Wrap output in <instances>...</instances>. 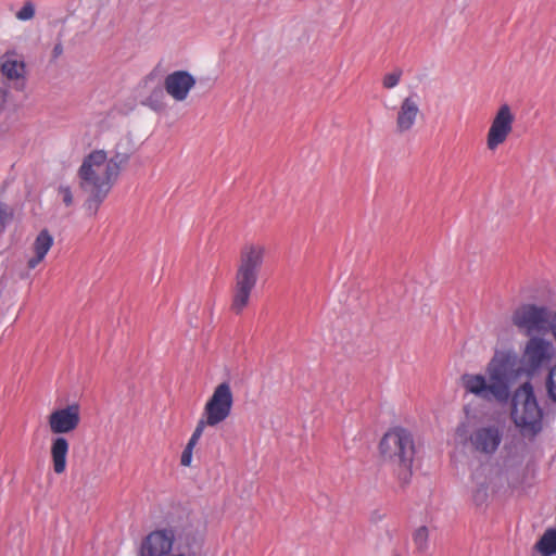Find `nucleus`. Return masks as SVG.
Segmentation results:
<instances>
[{
    "label": "nucleus",
    "instance_id": "obj_14",
    "mask_svg": "<svg viewBox=\"0 0 556 556\" xmlns=\"http://www.w3.org/2000/svg\"><path fill=\"white\" fill-rule=\"evenodd\" d=\"M1 74L15 90L22 91L26 85V65L22 56L15 52H7L0 58Z\"/></svg>",
    "mask_w": 556,
    "mask_h": 556
},
{
    "label": "nucleus",
    "instance_id": "obj_4",
    "mask_svg": "<svg viewBox=\"0 0 556 556\" xmlns=\"http://www.w3.org/2000/svg\"><path fill=\"white\" fill-rule=\"evenodd\" d=\"M199 545V536L191 531L159 528L141 539L136 556H195Z\"/></svg>",
    "mask_w": 556,
    "mask_h": 556
},
{
    "label": "nucleus",
    "instance_id": "obj_9",
    "mask_svg": "<svg viewBox=\"0 0 556 556\" xmlns=\"http://www.w3.org/2000/svg\"><path fill=\"white\" fill-rule=\"evenodd\" d=\"M233 394L228 382L219 383L205 403L203 415L197 426L204 430L206 426L215 427L225 421L231 413Z\"/></svg>",
    "mask_w": 556,
    "mask_h": 556
},
{
    "label": "nucleus",
    "instance_id": "obj_6",
    "mask_svg": "<svg viewBox=\"0 0 556 556\" xmlns=\"http://www.w3.org/2000/svg\"><path fill=\"white\" fill-rule=\"evenodd\" d=\"M79 424L80 406L76 403L54 409L48 416L50 431L53 434H58L52 439L50 446L52 467L56 475L65 472L67 454L70 451V443L67 439L60 434H66L75 431Z\"/></svg>",
    "mask_w": 556,
    "mask_h": 556
},
{
    "label": "nucleus",
    "instance_id": "obj_26",
    "mask_svg": "<svg viewBox=\"0 0 556 556\" xmlns=\"http://www.w3.org/2000/svg\"><path fill=\"white\" fill-rule=\"evenodd\" d=\"M9 218H10V214H9L7 207L4 205L0 204V229H2L4 227V225L7 224Z\"/></svg>",
    "mask_w": 556,
    "mask_h": 556
},
{
    "label": "nucleus",
    "instance_id": "obj_17",
    "mask_svg": "<svg viewBox=\"0 0 556 556\" xmlns=\"http://www.w3.org/2000/svg\"><path fill=\"white\" fill-rule=\"evenodd\" d=\"M535 548L543 556L556 555V529H548L536 542Z\"/></svg>",
    "mask_w": 556,
    "mask_h": 556
},
{
    "label": "nucleus",
    "instance_id": "obj_12",
    "mask_svg": "<svg viewBox=\"0 0 556 556\" xmlns=\"http://www.w3.org/2000/svg\"><path fill=\"white\" fill-rule=\"evenodd\" d=\"M422 115L420 106V97L417 92H412L404 97L396 108L395 131L404 135L413 130L419 117Z\"/></svg>",
    "mask_w": 556,
    "mask_h": 556
},
{
    "label": "nucleus",
    "instance_id": "obj_8",
    "mask_svg": "<svg viewBox=\"0 0 556 556\" xmlns=\"http://www.w3.org/2000/svg\"><path fill=\"white\" fill-rule=\"evenodd\" d=\"M513 325L527 337L551 331L556 341V309L553 314L543 305L523 304L511 315Z\"/></svg>",
    "mask_w": 556,
    "mask_h": 556
},
{
    "label": "nucleus",
    "instance_id": "obj_18",
    "mask_svg": "<svg viewBox=\"0 0 556 556\" xmlns=\"http://www.w3.org/2000/svg\"><path fill=\"white\" fill-rule=\"evenodd\" d=\"M203 431L204 430L201 429V426H195V429L181 454L180 463L182 466L187 467L191 465L193 448L197 445L198 441L200 440L201 435L203 434Z\"/></svg>",
    "mask_w": 556,
    "mask_h": 556
},
{
    "label": "nucleus",
    "instance_id": "obj_3",
    "mask_svg": "<svg viewBox=\"0 0 556 556\" xmlns=\"http://www.w3.org/2000/svg\"><path fill=\"white\" fill-rule=\"evenodd\" d=\"M267 249L262 243L250 242L242 247L235 275L231 309L239 314L250 303V298L256 287Z\"/></svg>",
    "mask_w": 556,
    "mask_h": 556
},
{
    "label": "nucleus",
    "instance_id": "obj_10",
    "mask_svg": "<svg viewBox=\"0 0 556 556\" xmlns=\"http://www.w3.org/2000/svg\"><path fill=\"white\" fill-rule=\"evenodd\" d=\"M515 115L508 104H502L491 121L486 134V148L495 151L502 146L513 131Z\"/></svg>",
    "mask_w": 556,
    "mask_h": 556
},
{
    "label": "nucleus",
    "instance_id": "obj_15",
    "mask_svg": "<svg viewBox=\"0 0 556 556\" xmlns=\"http://www.w3.org/2000/svg\"><path fill=\"white\" fill-rule=\"evenodd\" d=\"M197 84L195 77L188 71H175L164 80V89L178 102L185 101Z\"/></svg>",
    "mask_w": 556,
    "mask_h": 556
},
{
    "label": "nucleus",
    "instance_id": "obj_21",
    "mask_svg": "<svg viewBox=\"0 0 556 556\" xmlns=\"http://www.w3.org/2000/svg\"><path fill=\"white\" fill-rule=\"evenodd\" d=\"M401 76H402V71H400V70H395L391 73L386 74L382 79V86L386 89H393L394 87H396L399 85V83L401 80Z\"/></svg>",
    "mask_w": 556,
    "mask_h": 556
},
{
    "label": "nucleus",
    "instance_id": "obj_24",
    "mask_svg": "<svg viewBox=\"0 0 556 556\" xmlns=\"http://www.w3.org/2000/svg\"><path fill=\"white\" fill-rule=\"evenodd\" d=\"M546 388L548 396L556 402V364L549 370Z\"/></svg>",
    "mask_w": 556,
    "mask_h": 556
},
{
    "label": "nucleus",
    "instance_id": "obj_16",
    "mask_svg": "<svg viewBox=\"0 0 556 556\" xmlns=\"http://www.w3.org/2000/svg\"><path fill=\"white\" fill-rule=\"evenodd\" d=\"M53 245V237L48 230H41L31 245V254L27 260V267L35 269L46 257Z\"/></svg>",
    "mask_w": 556,
    "mask_h": 556
},
{
    "label": "nucleus",
    "instance_id": "obj_2",
    "mask_svg": "<svg viewBox=\"0 0 556 556\" xmlns=\"http://www.w3.org/2000/svg\"><path fill=\"white\" fill-rule=\"evenodd\" d=\"M485 374L463 375L465 391L486 402L506 403L517 377V355L509 351L495 352Z\"/></svg>",
    "mask_w": 556,
    "mask_h": 556
},
{
    "label": "nucleus",
    "instance_id": "obj_23",
    "mask_svg": "<svg viewBox=\"0 0 556 556\" xmlns=\"http://www.w3.org/2000/svg\"><path fill=\"white\" fill-rule=\"evenodd\" d=\"M58 194L61 198L62 202L65 204V206H72L74 203V195L73 191L70 186L67 185H60L58 188Z\"/></svg>",
    "mask_w": 556,
    "mask_h": 556
},
{
    "label": "nucleus",
    "instance_id": "obj_27",
    "mask_svg": "<svg viewBox=\"0 0 556 556\" xmlns=\"http://www.w3.org/2000/svg\"><path fill=\"white\" fill-rule=\"evenodd\" d=\"M63 53V46L61 42L56 43L52 49V56L58 59Z\"/></svg>",
    "mask_w": 556,
    "mask_h": 556
},
{
    "label": "nucleus",
    "instance_id": "obj_5",
    "mask_svg": "<svg viewBox=\"0 0 556 556\" xmlns=\"http://www.w3.org/2000/svg\"><path fill=\"white\" fill-rule=\"evenodd\" d=\"M379 450L382 462L402 483H407L412 477L415 456L413 435L403 428H394L382 437Z\"/></svg>",
    "mask_w": 556,
    "mask_h": 556
},
{
    "label": "nucleus",
    "instance_id": "obj_1",
    "mask_svg": "<svg viewBox=\"0 0 556 556\" xmlns=\"http://www.w3.org/2000/svg\"><path fill=\"white\" fill-rule=\"evenodd\" d=\"M130 159L128 151L116 147L112 152L93 150L87 154L78 168L79 187L87 194L84 207L94 215L116 184L122 169Z\"/></svg>",
    "mask_w": 556,
    "mask_h": 556
},
{
    "label": "nucleus",
    "instance_id": "obj_19",
    "mask_svg": "<svg viewBox=\"0 0 556 556\" xmlns=\"http://www.w3.org/2000/svg\"><path fill=\"white\" fill-rule=\"evenodd\" d=\"M164 100V89L157 86L151 90L150 94L142 101V104L153 111H162L165 108Z\"/></svg>",
    "mask_w": 556,
    "mask_h": 556
},
{
    "label": "nucleus",
    "instance_id": "obj_7",
    "mask_svg": "<svg viewBox=\"0 0 556 556\" xmlns=\"http://www.w3.org/2000/svg\"><path fill=\"white\" fill-rule=\"evenodd\" d=\"M542 409L530 382L519 387L513 397L511 417L523 434L535 435L542 430Z\"/></svg>",
    "mask_w": 556,
    "mask_h": 556
},
{
    "label": "nucleus",
    "instance_id": "obj_20",
    "mask_svg": "<svg viewBox=\"0 0 556 556\" xmlns=\"http://www.w3.org/2000/svg\"><path fill=\"white\" fill-rule=\"evenodd\" d=\"M413 542L418 552L425 553L429 548V530L426 526L417 528L413 534Z\"/></svg>",
    "mask_w": 556,
    "mask_h": 556
},
{
    "label": "nucleus",
    "instance_id": "obj_11",
    "mask_svg": "<svg viewBox=\"0 0 556 556\" xmlns=\"http://www.w3.org/2000/svg\"><path fill=\"white\" fill-rule=\"evenodd\" d=\"M556 349L552 341L532 337L523 351V364L528 372H535L546 365L555 355Z\"/></svg>",
    "mask_w": 556,
    "mask_h": 556
},
{
    "label": "nucleus",
    "instance_id": "obj_22",
    "mask_svg": "<svg viewBox=\"0 0 556 556\" xmlns=\"http://www.w3.org/2000/svg\"><path fill=\"white\" fill-rule=\"evenodd\" d=\"M20 21H29L35 16V5L33 2L27 1L15 14Z\"/></svg>",
    "mask_w": 556,
    "mask_h": 556
},
{
    "label": "nucleus",
    "instance_id": "obj_25",
    "mask_svg": "<svg viewBox=\"0 0 556 556\" xmlns=\"http://www.w3.org/2000/svg\"><path fill=\"white\" fill-rule=\"evenodd\" d=\"M12 102V93L9 87L4 86L0 88V113L4 111L8 104Z\"/></svg>",
    "mask_w": 556,
    "mask_h": 556
},
{
    "label": "nucleus",
    "instance_id": "obj_13",
    "mask_svg": "<svg viewBox=\"0 0 556 556\" xmlns=\"http://www.w3.org/2000/svg\"><path fill=\"white\" fill-rule=\"evenodd\" d=\"M503 441V428L497 424L478 427L469 437L472 448L488 456L493 455Z\"/></svg>",
    "mask_w": 556,
    "mask_h": 556
}]
</instances>
